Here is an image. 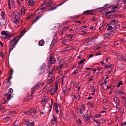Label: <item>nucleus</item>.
I'll return each mask as SVG.
<instances>
[{
  "label": "nucleus",
  "mask_w": 126,
  "mask_h": 126,
  "mask_svg": "<svg viewBox=\"0 0 126 126\" xmlns=\"http://www.w3.org/2000/svg\"><path fill=\"white\" fill-rule=\"evenodd\" d=\"M17 37H16L13 38L12 39V40L10 41L9 43V44L10 45L11 43L13 42L12 43V44L11 46L10 47L9 49V53L13 49V48L14 47L15 45L16 44L18 43L19 40V39H17Z\"/></svg>",
  "instance_id": "f257e3e1"
},
{
  "label": "nucleus",
  "mask_w": 126,
  "mask_h": 126,
  "mask_svg": "<svg viewBox=\"0 0 126 126\" xmlns=\"http://www.w3.org/2000/svg\"><path fill=\"white\" fill-rule=\"evenodd\" d=\"M47 60V61L50 62L52 64H54L56 63V61L55 60V57L53 54L52 53H51L49 54Z\"/></svg>",
  "instance_id": "f03ea898"
},
{
  "label": "nucleus",
  "mask_w": 126,
  "mask_h": 126,
  "mask_svg": "<svg viewBox=\"0 0 126 126\" xmlns=\"http://www.w3.org/2000/svg\"><path fill=\"white\" fill-rule=\"evenodd\" d=\"M115 32L113 30L107 33H105L104 35L105 39H108L111 38L115 34Z\"/></svg>",
  "instance_id": "7ed1b4c3"
},
{
  "label": "nucleus",
  "mask_w": 126,
  "mask_h": 126,
  "mask_svg": "<svg viewBox=\"0 0 126 126\" xmlns=\"http://www.w3.org/2000/svg\"><path fill=\"white\" fill-rule=\"evenodd\" d=\"M118 23V20L116 19L112 20L110 23L108 24L107 25H111L114 27V30L117 28V25Z\"/></svg>",
  "instance_id": "20e7f679"
},
{
  "label": "nucleus",
  "mask_w": 126,
  "mask_h": 126,
  "mask_svg": "<svg viewBox=\"0 0 126 126\" xmlns=\"http://www.w3.org/2000/svg\"><path fill=\"white\" fill-rule=\"evenodd\" d=\"M17 17L13 16V17L11 18V20L14 23L17 24L20 22H21L22 21L20 19V17Z\"/></svg>",
  "instance_id": "39448f33"
},
{
  "label": "nucleus",
  "mask_w": 126,
  "mask_h": 126,
  "mask_svg": "<svg viewBox=\"0 0 126 126\" xmlns=\"http://www.w3.org/2000/svg\"><path fill=\"white\" fill-rule=\"evenodd\" d=\"M41 84V82H38L31 89L32 94H33L34 91L40 87Z\"/></svg>",
  "instance_id": "423d86ee"
},
{
  "label": "nucleus",
  "mask_w": 126,
  "mask_h": 126,
  "mask_svg": "<svg viewBox=\"0 0 126 126\" xmlns=\"http://www.w3.org/2000/svg\"><path fill=\"white\" fill-rule=\"evenodd\" d=\"M45 64H43L41 67V69L39 71V75H41L45 72Z\"/></svg>",
  "instance_id": "0eeeda50"
},
{
  "label": "nucleus",
  "mask_w": 126,
  "mask_h": 126,
  "mask_svg": "<svg viewBox=\"0 0 126 126\" xmlns=\"http://www.w3.org/2000/svg\"><path fill=\"white\" fill-rule=\"evenodd\" d=\"M53 117L51 119V123L53 124L54 123H56L57 122V118H56L54 114H53Z\"/></svg>",
  "instance_id": "6e6552de"
},
{
  "label": "nucleus",
  "mask_w": 126,
  "mask_h": 126,
  "mask_svg": "<svg viewBox=\"0 0 126 126\" xmlns=\"http://www.w3.org/2000/svg\"><path fill=\"white\" fill-rule=\"evenodd\" d=\"M32 94L31 93V95L26 97L24 99V101H28L31 100V99L32 98Z\"/></svg>",
  "instance_id": "1a4fd4ad"
},
{
  "label": "nucleus",
  "mask_w": 126,
  "mask_h": 126,
  "mask_svg": "<svg viewBox=\"0 0 126 126\" xmlns=\"http://www.w3.org/2000/svg\"><path fill=\"white\" fill-rule=\"evenodd\" d=\"M83 120L85 121H87L90 120V117L87 114H85L83 116Z\"/></svg>",
  "instance_id": "9d476101"
},
{
  "label": "nucleus",
  "mask_w": 126,
  "mask_h": 126,
  "mask_svg": "<svg viewBox=\"0 0 126 126\" xmlns=\"http://www.w3.org/2000/svg\"><path fill=\"white\" fill-rule=\"evenodd\" d=\"M13 16H17V17H20V12L17 11H14Z\"/></svg>",
  "instance_id": "9b49d317"
},
{
  "label": "nucleus",
  "mask_w": 126,
  "mask_h": 126,
  "mask_svg": "<svg viewBox=\"0 0 126 126\" xmlns=\"http://www.w3.org/2000/svg\"><path fill=\"white\" fill-rule=\"evenodd\" d=\"M1 34L2 35H4L6 37L5 39L8 38H10V35H8V34H7L6 33V31H2L1 32Z\"/></svg>",
  "instance_id": "f8f14e48"
},
{
  "label": "nucleus",
  "mask_w": 126,
  "mask_h": 126,
  "mask_svg": "<svg viewBox=\"0 0 126 126\" xmlns=\"http://www.w3.org/2000/svg\"><path fill=\"white\" fill-rule=\"evenodd\" d=\"M117 60L119 61H126V58L124 57L123 56H119L117 57Z\"/></svg>",
  "instance_id": "ddd939ff"
},
{
  "label": "nucleus",
  "mask_w": 126,
  "mask_h": 126,
  "mask_svg": "<svg viewBox=\"0 0 126 126\" xmlns=\"http://www.w3.org/2000/svg\"><path fill=\"white\" fill-rule=\"evenodd\" d=\"M43 15L42 14H40L39 16H37V17H36L35 19L34 20V21H33L32 23V24H33V23L35 22L36 21H37L38 20H39L41 17Z\"/></svg>",
  "instance_id": "4468645a"
},
{
  "label": "nucleus",
  "mask_w": 126,
  "mask_h": 126,
  "mask_svg": "<svg viewBox=\"0 0 126 126\" xmlns=\"http://www.w3.org/2000/svg\"><path fill=\"white\" fill-rule=\"evenodd\" d=\"M25 32V31H21V32H20V34L19 36H17L18 37L17 39H19V40L20 38L21 37L24 35Z\"/></svg>",
  "instance_id": "2eb2a0df"
},
{
  "label": "nucleus",
  "mask_w": 126,
  "mask_h": 126,
  "mask_svg": "<svg viewBox=\"0 0 126 126\" xmlns=\"http://www.w3.org/2000/svg\"><path fill=\"white\" fill-rule=\"evenodd\" d=\"M92 10H87L84 12L83 14L85 15L93 14V13L92 12Z\"/></svg>",
  "instance_id": "dca6fc26"
},
{
  "label": "nucleus",
  "mask_w": 126,
  "mask_h": 126,
  "mask_svg": "<svg viewBox=\"0 0 126 126\" xmlns=\"http://www.w3.org/2000/svg\"><path fill=\"white\" fill-rule=\"evenodd\" d=\"M25 8L22 7L21 10V14L22 16L24 15L25 12Z\"/></svg>",
  "instance_id": "f3484780"
},
{
  "label": "nucleus",
  "mask_w": 126,
  "mask_h": 126,
  "mask_svg": "<svg viewBox=\"0 0 126 126\" xmlns=\"http://www.w3.org/2000/svg\"><path fill=\"white\" fill-rule=\"evenodd\" d=\"M67 37L70 38L69 40L70 41L72 40V39L74 37V35L73 34H67Z\"/></svg>",
  "instance_id": "a211bd4d"
},
{
  "label": "nucleus",
  "mask_w": 126,
  "mask_h": 126,
  "mask_svg": "<svg viewBox=\"0 0 126 126\" xmlns=\"http://www.w3.org/2000/svg\"><path fill=\"white\" fill-rule=\"evenodd\" d=\"M56 90V89L54 87L53 88L52 87L50 90L51 95H52L53 94L55 93Z\"/></svg>",
  "instance_id": "6ab92c4d"
},
{
  "label": "nucleus",
  "mask_w": 126,
  "mask_h": 126,
  "mask_svg": "<svg viewBox=\"0 0 126 126\" xmlns=\"http://www.w3.org/2000/svg\"><path fill=\"white\" fill-rule=\"evenodd\" d=\"M3 18L0 19V26L2 25H5L6 22V21L5 19V21H3Z\"/></svg>",
  "instance_id": "aec40b11"
},
{
  "label": "nucleus",
  "mask_w": 126,
  "mask_h": 126,
  "mask_svg": "<svg viewBox=\"0 0 126 126\" xmlns=\"http://www.w3.org/2000/svg\"><path fill=\"white\" fill-rule=\"evenodd\" d=\"M121 43V41H117L115 42L114 44V46L118 45Z\"/></svg>",
  "instance_id": "412c9836"
},
{
  "label": "nucleus",
  "mask_w": 126,
  "mask_h": 126,
  "mask_svg": "<svg viewBox=\"0 0 126 126\" xmlns=\"http://www.w3.org/2000/svg\"><path fill=\"white\" fill-rule=\"evenodd\" d=\"M48 97L46 96H43V98H42V100L43 102H44L45 104L46 103H47V99H48Z\"/></svg>",
  "instance_id": "4be33fe9"
},
{
  "label": "nucleus",
  "mask_w": 126,
  "mask_h": 126,
  "mask_svg": "<svg viewBox=\"0 0 126 126\" xmlns=\"http://www.w3.org/2000/svg\"><path fill=\"white\" fill-rule=\"evenodd\" d=\"M31 112L34 114H35L37 113V110L36 108H33L32 109Z\"/></svg>",
  "instance_id": "5701e85b"
},
{
  "label": "nucleus",
  "mask_w": 126,
  "mask_h": 126,
  "mask_svg": "<svg viewBox=\"0 0 126 126\" xmlns=\"http://www.w3.org/2000/svg\"><path fill=\"white\" fill-rule=\"evenodd\" d=\"M77 112L79 114H82L83 113V111L81 109L79 108L77 109Z\"/></svg>",
  "instance_id": "b1692460"
},
{
  "label": "nucleus",
  "mask_w": 126,
  "mask_h": 126,
  "mask_svg": "<svg viewBox=\"0 0 126 126\" xmlns=\"http://www.w3.org/2000/svg\"><path fill=\"white\" fill-rule=\"evenodd\" d=\"M34 124V123L33 122H28L27 124V126H33Z\"/></svg>",
  "instance_id": "393cba45"
},
{
  "label": "nucleus",
  "mask_w": 126,
  "mask_h": 126,
  "mask_svg": "<svg viewBox=\"0 0 126 126\" xmlns=\"http://www.w3.org/2000/svg\"><path fill=\"white\" fill-rule=\"evenodd\" d=\"M44 44V41L43 40H40L39 43V46H43Z\"/></svg>",
  "instance_id": "a878e982"
},
{
  "label": "nucleus",
  "mask_w": 126,
  "mask_h": 126,
  "mask_svg": "<svg viewBox=\"0 0 126 126\" xmlns=\"http://www.w3.org/2000/svg\"><path fill=\"white\" fill-rule=\"evenodd\" d=\"M29 5L32 6H33L34 4V3L33 0H29L28 2Z\"/></svg>",
  "instance_id": "bb28decb"
},
{
  "label": "nucleus",
  "mask_w": 126,
  "mask_h": 126,
  "mask_svg": "<svg viewBox=\"0 0 126 126\" xmlns=\"http://www.w3.org/2000/svg\"><path fill=\"white\" fill-rule=\"evenodd\" d=\"M1 13V16L2 18H3V21H5V12L4 11H2Z\"/></svg>",
  "instance_id": "cd10ccee"
},
{
  "label": "nucleus",
  "mask_w": 126,
  "mask_h": 126,
  "mask_svg": "<svg viewBox=\"0 0 126 126\" xmlns=\"http://www.w3.org/2000/svg\"><path fill=\"white\" fill-rule=\"evenodd\" d=\"M113 66V65L112 64H111L110 65H105V67H104V68L106 69L107 68H112Z\"/></svg>",
  "instance_id": "c85d7f7f"
},
{
  "label": "nucleus",
  "mask_w": 126,
  "mask_h": 126,
  "mask_svg": "<svg viewBox=\"0 0 126 126\" xmlns=\"http://www.w3.org/2000/svg\"><path fill=\"white\" fill-rule=\"evenodd\" d=\"M114 101L116 104H119V102L120 100L117 97H116V98H114Z\"/></svg>",
  "instance_id": "c756f323"
},
{
  "label": "nucleus",
  "mask_w": 126,
  "mask_h": 126,
  "mask_svg": "<svg viewBox=\"0 0 126 126\" xmlns=\"http://www.w3.org/2000/svg\"><path fill=\"white\" fill-rule=\"evenodd\" d=\"M114 12V11H109L106 13L105 14L106 15H107L108 14H110L109 15H108V16H110L112 14V13H113Z\"/></svg>",
  "instance_id": "7c9ffc66"
},
{
  "label": "nucleus",
  "mask_w": 126,
  "mask_h": 126,
  "mask_svg": "<svg viewBox=\"0 0 126 126\" xmlns=\"http://www.w3.org/2000/svg\"><path fill=\"white\" fill-rule=\"evenodd\" d=\"M85 59H84L82 60H80V62H78V63L79 65L81 64H82L85 61Z\"/></svg>",
  "instance_id": "2f4dec72"
},
{
  "label": "nucleus",
  "mask_w": 126,
  "mask_h": 126,
  "mask_svg": "<svg viewBox=\"0 0 126 126\" xmlns=\"http://www.w3.org/2000/svg\"><path fill=\"white\" fill-rule=\"evenodd\" d=\"M93 119L94 121L97 123V124L98 126H99L100 125V122H99L97 121V119H95V118H93Z\"/></svg>",
  "instance_id": "473e14b6"
},
{
  "label": "nucleus",
  "mask_w": 126,
  "mask_h": 126,
  "mask_svg": "<svg viewBox=\"0 0 126 126\" xmlns=\"http://www.w3.org/2000/svg\"><path fill=\"white\" fill-rule=\"evenodd\" d=\"M18 121H16L14 123V125L13 126H18Z\"/></svg>",
  "instance_id": "72a5a7b5"
},
{
  "label": "nucleus",
  "mask_w": 126,
  "mask_h": 126,
  "mask_svg": "<svg viewBox=\"0 0 126 126\" xmlns=\"http://www.w3.org/2000/svg\"><path fill=\"white\" fill-rule=\"evenodd\" d=\"M104 26V24H101L100 25V27H99V29L100 31H102L103 28V27Z\"/></svg>",
  "instance_id": "f704fd0d"
},
{
  "label": "nucleus",
  "mask_w": 126,
  "mask_h": 126,
  "mask_svg": "<svg viewBox=\"0 0 126 126\" xmlns=\"http://www.w3.org/2000/svg\"><path fill=\"white\" fill-rule=\"evenodd\" d=\"M5 95H7V100L9 101L10 100L11 98V95L10 94H5Z\"/></svg>",
  "instance_id": "c9c22d12"
},
{
  "label": "nucleus",
  "mask_w": 126,
  "mask_h": 126,
  "mask_svg": "<svg viewBox=\"0 0 126 126\" xmlns=\"http://www.w3.org/2000/svg\"><path fill=\"white\" fill-rule=\"evenodd\" d=\"M109 26L108 27L107 29L108 31L110 30L113 29H114V27L112 26L111 25Z\"/></svg>",
  "instance_id": "e433bc0d"
},
{
  "label": "nucleus",
  "mask_w": 126,
  "mask_h": 126,
  "mask_svg": "<svg viewBox=\"0 0 126 126\" xmlns=\"http://www.w3.org/2000/svg\"><path fill=\"white\" fill-rule=\"evenodd\" d=\"M44 5H45L44 7H43V8H42V10H44L46 9H47L49 7V5H47L46 4H45Z\"/></svg>",
  "instance_id": "4c0bfd02"
},
{
  "label": "nucleus",
  "mask_w": 126,
  "mask_h": 126,
  "mask_svg": "<svg viewBox=\"0 0 126 126\" xmlns=\"http://www.w3.org/2000/svg\"><path fill=\"white\" fill-rule=\"evenodd\" d=\"M65 2V1L64 2H62L61 3L59 4L58 5L55 6L54 7V9L56 8H57L58 6H60L62 4H63Z\"/></svg>",
  "instance_id": "58836bf2"
},
{
  "label": "nucleus",
  "mask_w": 126,
  "mask_h": 126,
  "mask_svg": "<svg viewBox=\"0 0 126 126\" xmlns=\"http://www.w3.org/2000/svg\"><path fill=\"white\" fill-rule=\"evenodd\" d=\"M9 72L10 73V75H12L13 72V69H12L10 68V70H9Z\"/></svg>",
  "instance_id": "ea45409f"
},
{
  "label": "nucleus",
  "mask_w": 126,
  "mask_h": 126,
  "mask_svg": "<svg viewBox=\"0 0 126 126\" xmlns=\"http://www.w3.org/2000/svg\"><path fill=\"white\" fill-rule=\"evenodd\" d=\"M63 65V64H60V65H59L57 67V70H58L59 69H60L62 67Z\"/></svg>",
  "instance_id": "a19ab883"
},
{
  "label": "nucleus",
  "mask_w": 126,
  "mask_h": 126,
  "mask_svg": "<svg viewBox=\"0 0 126 126\" xmlns=\"http://www.w3.org/2000/svg\"><path fill=\"white\" fill-rule=\"evenodd\" d=\"M67 87H64L63 88V92L64 94H66V92Z\"/></svg>",
  "instance_id": "79ce46f5"
},
{
  "label": "nucleus",
  "mask_w": 126,
  "mask_h": 126,
  "mask_svg": "<svg viewBox=\"0 0 126 126\" xmlns=\"http://www.w3.org/2000/svg\"><path fill=\"white\" fill-rule=\"evenodd\" d=\"M8 5L9 7V10H10L11 9V7L10 5V0H8Z\"/></svg>",
  "instance_id": "37998d69"
},
{
  "label": "nucleus",
  "mask_w": 126,
  "mask_h": 126,
  "mask_svg": "<svg viewBox=\"0 0 126 126\" xmlns=\"http://www.w3.org/2000/svg\"><path fill=\"white\" fill-rule=\"evenodd\" d=\"M81 15H76L75 16H73V18H78L80 17Z\"/></svg>",
  "instance_id": "c03bdc74"
},
{
  "label": "nucleus",
  "mask_w": 126,
  "mask_h": 126,
  "mask_svg": "<svg viewBox=\"0 0 126 126\" xmlns=\"http://www.w3.org/2000/svg\"><path fill=\"white\" fill-rule=\"evenodd\" d=\"M94 36V35L92 34L90 36L88 37L86 40H89L90 39L92 38Z\"/></svg>",
  "instance_id": "a18cd8bd"
},
{
  "label": "nucleus",
  "mask_w": 126,
  "mask_h": 126,
  "mask_svg": "<svg viewBox=\"0 0 126 126\" xmlns=\"http://www.w3.org/2000/svg\"><path fill=\"white\" fill-rule=\"evenodd\" d=\"M25 114L28 115H30L32 114V113L29 111H27L26 112H25Z\"/></svg>",
  "instance_id": "49530a36"
},
{
  "label": "nucleus",
  "mask_w": 126,
  "mask_h": 126,
  "mask_svg": "<svg viewBox=\"0 0 126 126\" xmlns=\"http://www.w3.org/2000/svg\"><path fill=\"white\" fill-rule=\"evenodd\" d=\"M1 102L3 104H4L6 103V100L4 98H2L1 100Z\"/></svg>",
  "instance_id": "de8ad7c7"
},
{
  "label": "nucleus",
  "mask_w": 126,
  "mask_h": 126,
  "mask_svg": "<svg viewBox=\"0 0 126 126\" xmlns=\"http://www.w3.org/2000/svg\"><path fill=\"white\" fill-rule=\"evenodd\" d=\"M101 115L100 114H96L95 115V117L94 118H95V119H96V118H98V117H101Z\"/></svg>",
  "instance_id": "09e8293b"
},
{
  "label": "nucleus",
  "mask_w": 126,
  "mask_h": 126,
  "mask_svg": "<svg viewBox=\"0 0 126 126\" xmlns=\"http://www.w3.org/2000/svg\"><path fill=\"white\" fill-rule=\"evenodd\" d=\"M116 107L117 109L118 110L120 109V106L119 105V104H117L116 105Z\"/></svg>",
  "instance_id": "8fccbe9b"
},
{
  "label": "nucleus",
  "mask_w": 126,
  "mask_h": 126,
  "mask_svg": "<svg viewBox=\"0 0 126 126\" xmlns=\"http://www.w3.org/2000/svg\"><path fill=\"white\" fill-rule=\"evenodd\" d=\"M78 70L77 69H76L75 70V71L72 73V75H74V74H76L78 72Z\"/></svg>",
  "instance_id": "3c124183"
},
{
  "label": "nucleus",
  "mask_w": 126,
  "mask_h": 126,
  "mask_svg": "<svg viewBox=\"0 0 126 126\" xmlns=\"http://www.w3.org/2000/svg\"><path fill=\"white\" fill-rule=\"evenodd\" d=\"M96 27L95 28V27H94V26L91 27H90V29L91 30H94V31H95V30H96Z\"/></svg>",
  "instance_id": "603ef678"
},
{
  "label": "nucleus",
  "mask_w": 126,
  "mask_h": 126,
  "mask_svg": "<svg viewBox=\"0 0 126 126\" xmlns=\"http://www.w3.org/2000/svg\"><path fill=\"white\" fill-rule=\"evenodd\" d=\"M65 28H63L60 31V32H61L60 35L62 34L63 32V31H64V30Z\"/></svg>",
  "instance_id": "864d4df0"
},
{
  "label": "nucleus",
  "mask_w": 126,
  "mask_h": 126,
  "mask_svg": "<svg viewBox=\"0 0 126 126\" xmlns=\"http://www.w3.org/2000/svg\"><path fill=\"white\" fill-rule=\"evenodd\" d=\"M87 104L91 106L92 107H94V104H91L90 102H88L87 103Z\"/></svg>",
  "instance_id": "5fc2aeb1"
},
{
  "label": "nucleus",
  "mask_w": 126,
  "mask_h": 126,
  "mask_svg": "<svg viewBox=\"0 0 126 126\" xmlns=\"http://www.w3.org/2000/svg\"><path fill=\"white\" fill-rule=\"evenodd\" d=\"M45 3H42L41 5L40 6V7H39V9H42V8H43V6H44L45 5Z\"/></svg>",
  "instance_id": "6e6d98bb"
},
{
  "label": "nucleus",
  "mask_w": 126,
  "mask_h": 126,
  "mask_svg": "<svg viewBox=\"0 0 126 126\" xmlns=\"http://www.w3.org/2000/svg\"><path fill=\"white\" fill-rule=\"evenodd\" d=\"M51 63L48 62L47 65V67L48 68H50L51 66Z\"/></svg>",
  "instance_id": "4d7b16f0"
},
{
  "label": "nucleus",
  "mask_w": 126,
  "mask_h": 126,
  "mask_svg": "<svg viewBox=\"0 0 126 126\" xmlns=\"http://www.w3.org/2000/svg\"><path fill=\"white\" fill-rule=\"evenodd\" d=\"M89 80H88V81L89 82L92 80L93 79V77L92 76H91L89 78Z\"/></svg>",
  "instance_id": "13d9d810"
},
{
  "label": "nucleus",
  "mask_w": 126,
  "mask_h": 126,
  "mask_svg": "<svg viewBox=\"0 0 126 126\" xmlns=\"http://www.w3.org/2000/svg\"><path fill=\"white\" fill-rule=\"evenodd\" d=\"M124 105L125 109H126V100H125L124 101Z\"/></svg>",
  "instance_id": "bf43d9fd"
},
{
  "label": "nucleus",
  "mask_w": 126,
  "mask_h": 126,
  "mask_svg": "<svg viewBox=\"0 0 126 126\" xmlns=\"http://www.w3.org/2000/svg\"><path fill=\"white\" fill-rule=\"evenodd\" d=\"M54 105L55 108L56 109H57L58 108V107L57 103H54Z\"/></svg>",
  "instance_id": "052dcab7"
},
{
  "label": "nucleus",
  "mask_w": 126,
  "mask_h": 126,
  "mask_svg": "<svg viewBox=\"0 0 126 126\" xmlns=\"http://www.w3.org/2000/svg\"><path fill=\"white\" fill-rule=\"evenodd\" d=\"M118 16L120 17H125V16L123 14H120L119 15H118Z\"/></svg>",
  "instance_id": "680f3d73"
},
{
  "label": "nucleus",
  "mask_w": 126,
  "mask_h": 126,
  "mask_svg": "<svg viewBox=\"0 0 126 126\" xmlns=\"http://www.w3.org/2000/svg\"><path fill=\"white\" fill-rule=\"evenodd\" d=\"M54 70V68H52V69L51 70V71L50 72H49V75L51 74L53 72V71Z\"/></svg>",
  "instance_id": "e2e57ef3"
},
{
  "label": "nucleus",
  "mask_w": 126,
  "mask_h": 126,
  "mask_svg": "<svg viewBox=\"0 0 126 126\" xmlns=\"http://www.w3.org/2000/svg\"><path fill=\"white\" fill-rule=\"evenodd\" d=\"M76 87L78 88L77 91H79L80 89V87L79 86H78V85H76Z\"/></svg>",
  "instance_id": "0e129e2a"
},
{
  "label": "nucleus",
  "mask_w": 126,
  "mask_h": 126,
  "mask_svg": "<svg viewBox=\"0 0 126 126\" xmlns=\"http://www.w3.org/2000/svg\"><path fill=\"white\" fill-rule=\"evenodd\" d=\"M9 92L10 93H12L13 92V90L12 88H10L9 89Z\"/></svg>",
  "instance_id": "69168bd1"
},
{
  "label": "nucleus",
  "mask_w": 126,
  "mask_h": 126,
  "mask_svg": "<svg viewBox=\"0 0 126 126\" xmlns=\"http://www.w3.org/2000/svg\"><path fill=\"white\" fill-rule=\"evenodd\" d=\"M126 125V122H123V123H121V126H122L124 125Z\"/></svg>",
  "instance_id": "338daca9"
},
{
  "label": "nucleus",
  "mask_w": 126,
  "mask_h": 126,
  "mask_svg": "<svg viewBox=\"0 0 126 126\" xmlns=\"http://www.w3.org/2000/svg\"><path fill=\"white\" fill-rule=\"evenodd\" d=\"M105 121L104 119H102L101 120V122L103 123H104Z\"/></svg>",
  "instance_id": "774afa93"
}]
</instances>
